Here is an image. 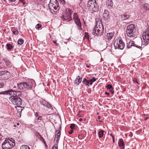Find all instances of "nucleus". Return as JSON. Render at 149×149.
Instances as JSON below:
<instances>
[{"label": "nucleus", "instance_id": "f257e3e1", "mask_svg": "<svg viewBox=\"0 0 149 149\" xmlns=\"http://www.w3.org/2000/svg\"><path fill=\"white\" fill-rule=\"evenodd\" d=\"M96 26L94 28L93 34L95 36H100L102 35L104 31V27L102 23V19L100 18H98L96 19Z\"/></svg>", "mask_w": 149, "mask_h": 149}, {"label": "nucleus", "instance_id": "f03ea898", "mask_svg": "<svg viewBox=\"0 0 149 149\" xmlns=\"http://www.w3.org/2000/svg\"><path fill=\"white\" fill-rule=\"evenodd\" d=\"M15 143L14 140L12 138L6 139L2 143V147L3 149H10L15 146Z\"/></svg>", "mask_w": 149, "mask_h": 149}, {"label": "nucleus", "instance_id": "7ed1b4c3", "mask_svg": "<svg viewBox=\"0 0 149 149\" xmlns=\"http://www.w3.org/2000/svg\"><path fill=\"white\" fill-rule=\"evenodd\" d=\"M48 8L49 10L52 12V10L54 12H56L60 9L57 0H50L48 4Z\"/></svg>", "mask_w": 149, "mask_h": 149}, {"label": "nucleus", "instance_id": "20e7f679", "mask_svg": "<svg viewBox=\"0 0 149 149\" xmlns=\"http://www.w3.org/2000/svg\"><path fill=\"white\" fill-rule=\"evenodd\" d=\"M88 9L93 12H95L98 11V7L97 6L95 0H90L87 3Z\"/></svg>", "mask_w": 149, "mask_h": 149}, {"label": "nucleus", "instance_id": "39448f33", "mask_svg": "<svg viewBox=\"0 0 149 149\" xmlns=\"http://www.w3.org/2000/svg\"><path fill=\"white\" fill-rule=\"evenodd\" d=\"M9 97L10 102L16 107H19L22 104V100L19 97L10 96Z\"/></svg>", "mask_w": 149, "mask_h": 149}, {"label": "nucleus", "instance_id": "423d86ee", "mask_svg": "<svg viewBox=\"0 0 149 149\" xmlns=\"http://www.w3.org/2000/svg\"><path fill=\"white\" fill-rule=\"evenodd\" d=\"M136 31L135 26L133 24H131L127 26L126 31L128 36L134 37L135 36Z\"/></svg>", "mask_w": 149, "mask_h": 149}, {"label": "nucleus", "instance_id": "0eeeda50", "mask_svg": "<svg viewBox=\"0 0 149 149\" xmlns=\"http://www.w3.org/2000/svg\"><path fill=\"white\" fill-rule=\"evenodd\" d=\"M0 94H3L10 96H16L18 97L20 96L21 95V92L20 91H13V90H10L3 92V93H0Z\"/></svg>", "mask_w": 149, "mask_h": 149}, {"label": "nucleus", "instance_id": "6e6552de", "mask_svg": "<svg viewBox=\"0 0 149 149\" xmlns=\"http://www.w3.org/2000/svg\"><path fill=\"white\" fill-rule=\"evenodd\" d=\"M72 14V11L71 10L69 9H67L66 11L63 15L62 17V19L67 22L70 21L72 19L71 18Z\"/></svg>", "mask_w": 149, "mask_h": 149}, {"label": "nucleus", "instance_id": "1a4fd4ad", "mask_svg": "<svg viewBox=\"0 0 149 149\" xmlns=\"http://www.w3.org/2000/svg\"><path fill=\"white\" fill-rule=\"evenodd\" d=\"M0 77L4 80H7L10 77V72L6 71L0 72Z\"/></svg>", "mask_w": 149, "mask_h": 149}, {"label": "nucleus", "instance_id": "9d476101", "mask_svg": "<svg viewBox=\"0 0 149 149\" xmlns=\"http://www.w3.org/2000/svg\"><path fill=\"white\" fill-rule=\"evenodd\" d=\"M73 19L74 20L75 23L79 29L81 30L82 29L81 27V24L80 22V19L78 18V16L76 13H74L73 15Z\"/></svg>", "mask_w": 149, "mask_h": 149}, {"label": "nucleus", "instance_id": "9b49d317", "mask_svg": "<svg viewBox=\"0 0 149 149\" xmlns=\"http://www.w3.org/2000/svg\"><path fill=\"white\" fill-rule=\"evenodd\" d=\"M114 45L115 48L123 49L125 47V43L121 40H119L118 43L114 42Z\"/></svg>", "mask_w": 149, "mask_h": 149}, {"label": "nucleus", "instance_id": "f8f14e48", "mask_svg": "<svg viewBox=\"0 0 149 149\" xmlns=\"http://www.w3.org/2000/svg\"><path fill=\"white\" fill-rule=\"evenodd\" d=\"M142 37L143 38L146 39H149V28L145 29V32L143 33Z\"/></svg>", "mask_w": 149, "mask_h": 149}, {"label": "nucleus", "instance_id": "ddd939ff", "mask_svg": "<svg viewBox=\"0 0 149 149\" xmlns=\"http://www.w3.org/2000/svg\"><path fill=\"white\" fill-rule=\"evenodd\" d=\"M41 103L42 104L48 108L52 109L53 108L51 105L49 104L48 102L44 100H42L41 101Z\"/></svg>", "mask_w": 149, "mask_h": 149}, {"label": "nucleus", "instance_id": "4468645a", "mask_svg": "<svg viewBox=\"0 0 149 149\" xmlns=\"http://www.w3.org/2000/svg\"><path fill=\"white\" fill-rule=\"evenodd\" d=\"M103 17L104 18L106 19H109L110 18V16L109 14V11L107 10H104Z\"/></svg>", "mask_w": 149, "mask_h": 149}, {"label": "nucleus", "instance_id": "2eb2a0df", "mask_svg": "<svg viewBox=\"0 0 149 149\" xmlns=\"http://www.w3.org/2000/svg\"><path fill=\"white\" fill-rule=\"evenodd\" d=\"M25 87V89L26 88H31L33 86L32 82L31 81L24 82Z\"/></svg>", "mask_w": 149, "mask_h": 149}, {"label": "nucleus", "instance_id": "dca6fc26", "mask_svg": "<svg viewBox=\"0 0 149 149\" xmlns=\"http://www.w3.org/2000/svg\"><path fill=\"white\" fill-rule=\"evenodd\" d=\"M17 86L18 88L20 90L25 89V87L24 82L17 84Z\"/></svg>", "mask_w": 149, "mask_h": 149}, {"label": "nucleus", "instance_id": "f3484780", "mask_svg": "<svg viewBox=\"0 0 149 149\" xmlns=\"http://www.w3.org/2000/svg\"><path fill=\"white\" fill-rule=\"evenodd\" d=\"M119 146L121 148V149H124L125 145L122 139H120L118 141Z\"/></svg>", "mask_w": 149, "mask_h": 149}, {"label": "nucleus", "instance_id": "a211bd4d", "mask_svg": "<svg viewBox=\"0 0 149 149\" xmlns=\"http://www.w3.org/2000/svg\"><path fill=\"white\" fill-rule=\"evenodd\" d=\"M82 79V78H80L79 76H78L75 81L74 83L78 85L81 82Z\"/></svg>", "mask_w": 149, "mask_h": 149}, {"label": "nucleus", "instance_id": "6ab92c4d", "mask_svg": "<svg viewBox=\"0 0 149 149\" xmlns=\"http://www.w3.org/2000/svg\"><path fill=\"white\" fill-rule=\"evenodd\" d=\"M121 17L122 21L126 20L129 17V16L126 13H124L121 15Z\"/></svg>", "mask_w": 149, "mask_h": 149}, {"label": "nucleus", "instance_id": "aec40b11", "mask_svg": "<svg viewBox=\"0 0 149 149\" xmlns=\"http://www.w3.org/2000/svg\"><path fill=\"white\" fill-rule=\"evenodd\" d=\"M134 42L133 41H130L127 43V47L130 48L132 46H134Z\"/></svg>", "mask_w": 149, "mask_h": 149}, {"label": "nucleus", "instance_id": "412c9836", "mask_svg": "<svg viewBox=\"0 0 149 149\" xmlns=\"http://www.w3.org/2000/svg\"><path fill=\"white\" fill-rule=\"evenodd\" d=\"M113 34L112 33H108L107 35V38L108 40H111L113 38Z\"/></svg>", "mask_w": 149, "mask_h": 149}, {"label": "nucleus", "instance_id": "4be33fe9", "mask_svg": "<svg viewBox=\"0 0 149 149\" xmlns=\"http://www.w3.org/2000/svg\"><path fill=\"white\" fill-rule=\"evenodd\" d=\"M144 41H140V44H142L143 43V45L145 44H147L148 43V42L149 41V39H145L144 38H143Z\"/></svg>", "mask_w": 149, "mask_h": 149}, {"label": "nucleus", "instance_id": "5701e85b", "mask_svg": "<svg viewBox=\"0 0 149 149\" xmlns=\"http://www.w3.org/2000/svg\"><path fill=\"white\" fill-rule=\"evenodd\" d=\"M82 83L83 84H84L85 86H89L88 81L86 79H84L83 80V81L82 82Z\"/></svg>", "mask_w": 149, "mask_h": 149}, {"label": "nucleus", "instance_id": "b1692460", "mask_svg": "<svg viewBox=\"0 0 149 149\" xmlns=\"http://www.w3.org/2000/svg\"><path fill=\"white\" fill-rule=\"evenodd\" d=\"M96 79L95 78L93 77L92 79H91L88 81L89 84L90 85H92L93 84V82L96 81Z\"/></svg>", "mask_w": 149, "mask_h": 149}, {"label": "nucleus", "instance_id": "393cba45", "mask_svg": "<svg viewBox=\"0 0 149 149\" xmlns=\"http://www.w3.org/2000/svg\"><path fill=\"white\" fill-rule=\"evenodd\" d=\"M104 132V131L103 130H101L99 132L98 134L100 138H101L102 137Z\"/></svg>", "mask_w": 149, "mask_h": 149}, {"label": "nucleus", "instance_id": "a878e982", "mask_svg": "<svg viewBox=\"0 0 149 149\" xmlns=\"http://www.w3.org/2000/svg\"><path fill=\"white\" fill-rule=\"evenodd\" d=\"M107 4H108V6H110L111 7H112L113 4L112 0H108V1L107 2Z\"/></svg>", "mask_w": 149, "mask_h": 149}, {"label": "nucleus", "instance_id": "bb28decb", "mask_svg": "<svg viewBox=\"0 0 149 149\" xmlns=\"http://www.w3.org/2000/svg\"><path fill=\"white\" fill-rule=\"evenodd\" d=\"M39 139H40V140L41 141H42L43 143H44L45 144V146L46 147L47 146V145L46 144V142L45 141V140H44L43 138L40 135L39 136Z\"/></svg>", "mask_w": 149, "mask_h": 149}, {"label": "nucleus", "instance_id": "cd10ccee", "mask_svg": "<svg viewBox=\"0 0 149 149\" xmlns=\"http://www.w3.org/2000/svg\"><path fill=\"white\" fill-rule=\"evenodd\" d=\"M20 149H30L26 145H23L20 148Z\"/></svg>", "mask_w": 149, "mask_h": 149}, {"label": "nucleus", "instance_id": "c85d7f7f", "mask_svg": "<svg viewBox=\"0 0 149 149\" xmlns=\"http://www.w3.org/2000/svg\"><path fill=\"white\" fill-rule=\"evenodd\" d=\"M24 40L22 38H20L18 41V43L20 45H21L23 43Z\"/></svg>", "mask_w": 149, "mask_h": 149}, {"label": "nucleus", "instance_id": "c756f323", "mask_svg": "<svg viewBox=\"0 0 149 149\" xmlns=\"http://www.w3.org/2000/svg\"><path fill=\"white\" fill-rule=\"evenodd\" d=\"M6 46L7 47V49L8 50H10L13 48L12 45L8 43L7 44Z\"/></svg>", "mask_w": 149, "mask_h": 149}, {"label": "nucleus", "instance_id": "7c9ffc66", "mask_svg": "<svg viewBox=\"0 0 149 149\" xmlns=\"http://www.w3.org/2000/svg\"><path fill=\"white\" fill-rule=\"evenodd\" d=\"M61 3L64 5V6H65L67 4H68V3H66L65 0H60Z\"/></svg>", "mask_w": 149, "mask_h": 149}, {"label": "nucleus", "instance_id": "2f4dec72", "mask_svg": "<svg viewBox=\"0 0 149 149\" xmlns=\"http://www.w3.org/2000/svg\"><path fill=\"white\" fill-rule=\"evenodd\" d=\"M57 135L56 134H55L54 139V140H56V139L57 138V139H56V142H58L59 141V140L60 136H57Z\"/></svg>", "mask_w": 149, "mask_h": 149}, {"label": "nucleus", "instance_id": "473e14b6", "mask_svg": "<svg viewBox=\"0 0 149 149\" xmlns=\"http://www.w3.org/2000/svg\"><path fill=\"white\" fill-rule=\"evenodd\" d=\"M106 87L109 90H111V89H112V86L111 84H108L106 86Z\"/></svg>", "mask_w": 149, "mask_h": 149}, {"label": "nucleus", "instance_id": "72a5a7b5", "mask_svg": "<svg viewBox=\"0 0 149 149\" xmlns=\"http://www.w3.org/2000/svg\"><path fill=\"white\" fill-rule=\"evenodd\" d=\"M56 134L57 135V136H60L61 135L60 131L59 130H56Z\"/></svg>", "mask_w": 149, "mask_h": 149}, {"label": "nucleus", "instance_id": "f704fd0d", "mask_svg": "<svg viewBox=\"0 0 149 149\" xmlns=\"http://www.w3.org/2000/svg\"><path fill=\"white\" fill-rule=\"evenodd\" d=\"M141 45L142 46V44L140 43V44L139 45L134 44V46H135L138 48L140 49L141 48Z\"/></svg>", "mask_w": 149, "mask_h": 149}, {"label": "nucleus", "instance_id": "c9c22d12", "mask_svg": "<svg viewBox=\"0 0 149 149\" xmlns=\"http://www.w3.org/2000/svg\"><path fill=\"white\" fill-rule=\"evenodd\" d=\"M41 24H38L36 26V28L38 29H39L41 26Z\"/></svg>", "mask_w": 149, "mask_h": 149}, {"label": "nucleus", "instance_id": "e433bc0d", "mask_svg": "<svg viewBox=\"0 0 149 149\" xmlns=\"http://www.w3.org/2000/svg\"><path fill=\"white\" fill-rule=\"evenodd\" d=\"M13 33L15 35H17L18 33V31L17 30L15 29L14 30H13Z\"/></svg>", "mask_w": 149, "mask_h": 149}, {"label": "nucleus", "instance_id": "4c0bfd02", "mask_svg": "<svg viewBox=\"0 0 149 149\" xmlns=\"http://www.w3.org/2000/svg\"><path fill=\"white\" fill-rule=\"evenodd\" d=\"M6 63L7 65H10L11 64V63L9 61H6Z\"/></svg>", "mask_w": 149, "mask_h": 149}, {"label": "nucleus", "instance_id": "58836bf2", "mask_svg": "<svg viewBox=\"0 0 149 149\" xmlns=\"http://www.w3.org/2000/svg\"><path fill=\"white\" fill-rule=\"evenodd\" d=\"M74 127V125L73 124H71L70 126V127L72 129Z\"/></svg>", "mask_w": 149, "mask_h": 149}, {"label": "nucleus", "instance_id": "ea45409f", "mask_svg": "<svg viewBox=\"0 0 149 149\" xmlns=\"http://www.w3.org/2000/svg\"><path fill=\"white\" fill-rule=\"evenodd\" d=\"M42 118V117L41 116H40L38 118V121L40 122V120H41Z\"/></svg>", "mask_w": 149, "mask_h": 149}, {"label": "nucleus", "instance_id": "a19ab883", "mask_svg": "<svg viewBox=\"0 0 149 149\" xmlns=\"http://www.w3.org/2000/svg\"><path fill=\"white\" fill-rule=\"evenodd\" d=\"M23 4H24L26 3L25 0H19Z\"/></svg>", "mask_w": 149, "mask_h": 149}, {"label": "nucleus", "instance_id": "79ce46f5", "mask_svg": "<svg viewBox=\"0 0 149 149\" xmlns=\"http://www.w3.org/2000/svg\"><path fill=\"white\" fill-rule=\"evenodd\" d=\"M52 149H58V147L55 146H53Z\"/></svg>", "mask_w": 149, "mask_h": 149}, {"label": "nucleus", "instance_id": "37998d69", "mask_svg": "<svg viewBox=\"0 0 149 149\" xmlns=\"http://www.w3.org/2000/svg\"><path fill=\"white\" fill-rule=\"evenodd\" d=\"M4 86V84L3 83H0V88H2Z\"/></svg>", "mask_w": 149, "mask_h": 149}, {"label": "nucleus", "instance_id": "c03bdc74", "mask_svg": "<svg viewBox=\"0 0 149 149\" xmlns=\"http://www.w3.org/2000/svg\"><path fill=\"white\" fill-rule=\"evenodd\" d=\"M110 91L111 93V94H113L114 93V91H113L112 89H111V90H110Z\"/></svg>", "mask_w": 149, "mask_h": 149}, {"label": "nucleus", "instance_id": "a18cd8bd", "mask_svg": "<svg viewBox=\"0 0 149 149\" xmlns=\"http://www.w3.org/2000/svg\"><path fill=\"white\" fill-rule=\"evenodd\" d=\"M35 116H37V117H38V113L37 112H36L35 113Z\"/></svg>", "mask_w": 149, "mask_h": 149}, {"label": "nucleus", "instance_id": "49530a36", "mask_svg": "<svg viewBox=\"0 0 149 149\" xmlns=\"http://www.w3.org/2000/svg\"><path fill=\"white\" fill-rule=\"evenodd\" d=\"M105 94L106 95H107L108 96H109V93H108L107 92H106L105 93Z\"/></svg>", "mask_w": 149, "mask_h": 149}, {"label": "nucleus", "instance_id": "de8ad7c7", "mask_svg": "<svg viewBox=\"0 0 149 149\" xmlns=\"http://www.w3.org/2000/svg\"><path fill=\"white\" fill-rule=\"evenodd\" d=\"M61 129V125H60L59 128L58 129V130H59V131H60Z\"/></svg>", "mask_w": 149, "mask_h": 149}, {"label": "nucleus", "instance_id": "09e8293b", "mask_svg": "<svg viewBox=\"0 0 149 149\" xmlns=\"http://www.w3.org/2000/svg\"><path fill=\"white\" fill-rule=\"evenodd\" d=\"M73 131L71 130V131L69 132V133L70 134H72V133Z\"/></svg>", "mask_w": 149, "mask_h": 149}, {"label": "nucleus", "instance_id": "8fccbe9b", "mask_svg": "<svg viewBox=\"0 0 149 149\" xmlns=\"http://www.w3.org/2000/svg\"><path fill=\"white\" fill-rule=\"evenodd\" d=\"M9 1L11 2H14L16 0H8Z\"/></svg>", "mask_w": 149, "mask_h": 149}, {"label": "nucleus", "instance_id": "3c124183", "mask_svg": "<svg viewBox=\"0 0 149 149\" xmlns=\"http://www.w3.org/2000/svg\"><path fill=\"white\" fill-rule=\"evenodd\" d=\"M83 120V119L82 118H80L79 119V121H81Z\"/></svg>", "mask_w": 149, "mask_h": 149}, {"label": "nucleus", "instance_id": "603ef678", "mask_svg": "<svg viewBox=\"0 0 149 149\" xmlns=\"http://www.w3.org/2000/svg\"><path fill=\"white\" fill-rule=\"evenodd\" d=\"M97 119H100V116H98L97 117Z\"/></svg>", "mask_w": 149, "mask_h": 149}, {"label": "nucleus", "instance_id": "864d4df0", "mask_svg": "<svg viewBox=\"0 0 149 149\" xmlns=\"http://www.w3.org/2000/svg\"><path fill=\"white\" fill-rule=\"evenodd\" d=\"M134 81H135V82H136V83L138 84V82L137 81V80H135Z\"/></svg>", "mask_w": 149, "mask_h": 149}, {"label": "nucleus", "instance_id": "5fc2aeb1", "mask_svg": "<svg viewBox=\"0 0 149 149\" xmlns=\"http://www.w3.org/2000/svg\"><path fill=\"white\" fill-rule=\"evenodd\" d=\"M53 42H54V43L56 44V41H53Z\"/></svg>", "mask_w": 149, "mask_h": 149}, {"label": "nucleus", "instance_id": "6e6d98bb", "mask_svg": "<svg viewBox=\"0 0 149 149\" xmlns=\"http://www.w3.org/2000/svg\"><path fill=\"white\" fill-rule=\"evenodd\" d=\"M86 66H87V67H88V68H89V67H90L89 65H86Z\"/></svg>", "mask_w": 149, "mask_h": 149}, {"label": "nucleus", "instance_id": "4d7b16f0", "mask_svg": "<svg viewBox=\"0 0 149 149\" xmlns=\"http://www.w3.org/2000/svg\"><path fill=\"white\" fill-rule=\"evenodd\" d=\"M86 37H87V39H89V37H88V36H87H87H86Z\"/></svg>", "mask_w": 149, "mask_h": 149}, {"label": "nucleus", "instance_id": "13d9d810", "mask_svg": "<svg viewBox=\"0 0 149 149\" xmlns=\"http://www.w3.org/2000/svg\"><path fill=\"white\" fill-rule=\"evenodd\" d=\"M16 88V86H14L13 87V88L14 89V88Z\"/></svg>", "mask_w": 149, "mask_h": 149}, {"label": "nucleus", "instance_id": "bf43d9fd", "mask_svg": "<svg viewBox=\"0 0 149 149\" xmlns=\"http://www.w3.org/2000/svg\"><path fill=\"white\" fill-rule=\"evenodd\" d=\"M17 125H19V123H17Z\"/></svg>", "mask_w": 149, "mask_h": 149}, {"label": "nucleus", "instance_id": "052dcab7", "mask_svg": "<svg viewBox=\"0 0 149 149\" xmlns=\"http://www.w3.org/2000/svg\"><path fill=\"white\" fill-rule=\"evenodd\" d=\"M20 132L19 131H18V133H19Z\"/></svg>", "mask_w": 149, "mask_h": 149}, {"label": "nucleus", "instance_id": "680f3d73", "mask_svg": "<svg viewBox=\"0 0 149 149\" xmlns=\"http://www.w3.org/2000/svg\"><path fill=\"white\" fill-rule=\"evenodd\" d=\"M127 149H130L128 148H127Z\"/></svg>", "mask_w": 149, "mask_h": 149}]
</instances>
